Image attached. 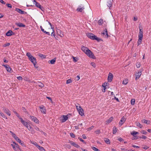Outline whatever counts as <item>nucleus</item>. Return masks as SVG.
Here are the masks:
<instances>
[{
    "mask_svg": "<svg viewBox=\"0 0 151 151\" xmlns=\"http://www.w3.org/2000/svg\"><path fill=\"white\" fill-rule=\"evenodd\" d=\"M26 55L28 57L29 59L33 63L34 65L36 64L37 62L36 58L33 57L29 52H27Z\"/></svg>",
    "mask_w": 151,
    "mask_h": 151,
    "instance_id": "1",
    "label": "nucleus"
},
{
    "mask_svg": "<svg viewBox=\"0 0 151 151\" xmlns=\"http://www.w3.org/2000/svg\"><path fill=\"white\" fill-rule=\"evenodd\" d=\"M17 114V116L19 118V119L20 120L21 123L23 124V125L27 128H28V127H29V125L30 124V122L28 120H27L26 121L24 120L22 118L19 116L18 114Z\"/></svg>",
    "mask_w": 151,
    "mask_h": 151,
    "instance_id": "2",
    "label": "nucleus"
},
{
    "mask_svg": "<svg viewBox=\"0 0 151 151\" xmlns=\"http://www.w3.org/2000/svg\"><path fill=\"white\" fill-rule=\"evenodd\" d=\"M88 37L93 40H96L98 41H99L100 39L97 37L96 36L94 35L92 33H89L87 34Z\"/></svg>",
    "mask_w": 151,
    "mask_h": 151,
    "instance_id": "3",
    "label": "nucleus"
},
{
    "mask_svg": "<svg viewBox=\"0 0 151 151\" xmlns=\"http://www.w3.org/2000/svg\"><path fill=\"white\" fill-rule=\"evenodd\" d=\"M11 145L15 151H17V149L18 148L21 150V149L19 147V146L15 142H13V144H12Z\"/></svg>",
    "mask_w": 151,
    "mask_h": 151,
    "instance_id": "4",
    "label": "nucleus"
},
{
    "mask_svg": "<svg viewBox=\"0 0 151 151\" xmlns=\"http://www.w3.org/2000/svg\"><path fill=\"white\" fill-rule=\"evenodd\" d=\"M86 54L88 56L91 58H92L93 59L95 58V57L94 55L90 50H88V51H87V52L86 53Z\"/></svg>",
    "mask_w": 151,
    "mask_h": 151,
    "instance_id": "5",
    "label": "nucleus"
},
{
    "mask_svg": "<svg viewBox=\"0 0 151 151\" xmlns=\"http://www.w3.org/2000/svg\"><path fill=\"white\" fill-rule=\"evenodd\" d=\"M68 115H63L60 117V121L62 122H65L68 119Z\"/></svg>",
    "mask_w": 151,
    "mask_h": 151,
    "instance_id": "6",
    "label": "nucleus"
},
{
    "mask_svg": "<svg viewBox=\"0 0 151 151\" xmlns=\"http://www.w3.org/2000/svg\"><path fill=\"white\" fill-rule=\"evenodd\" d=\"M76 108L79 113H83V109L81 108L80 105L77 104L76 105Z\"/></svg>",
    "mask_w": 151,
    "mask_h": 151,
    "instance_id": "7",
    "label": "nucleus"
},
{
    "mask_svg": "<svg viewBox=\"0 0 151 151\" xmlns=\"http://www.w3.org/2000/svg\"><path fill=\"white\" fill-rule=\"evenodd\" d=\"M11 133L12 137L14 139L18 142H20L21 141L20 139L17 136H16V135L12 132L11 131H9Z\"/></svg>",
    "mask_w": 151,
    "mask_h": 151,
    "instance_id": "8",
    "label": "nucleus"
},
{
    "mask_svg": "<svg viewBox=\"0 0 151 151\" xmlns=\"http://www.w3.org/2000/svg\"><path fill=\"white\" fill-rule=\"evenodd\" d=\"M85 9L84 5L83 4H81L78 6L76 9L77 11L80 12H82Z\"/></svg>",
    "mask_w": 151,
    "mask_h": 151,
    "instance_id": "9",
    "label": "nucleus"
},
{
    "mask_svg": "<svg viewBox=\"0 0 151 151\" xmlns=\"http://www.w3.org/2000/svg\"><path fill=\"white\" fill-rule=\"evenodd\" d=\"M29 118L35 122L37 124L39 123V121L35 117L32 116H29Z\"/></svg>",
    "mask_w": 151,
    "mask_h": 151,
    "instance_id": "10",
    "label": "nucleus"
},
{
    "mask_svg": "<svg viewBox=\"0 0 151 151\" xmlns=\"http://www.w3.org/2000/svg\"><path fill=\"white\" fill-rule=\"evenodd\" d=\"M34 1L35 2V5L37 7L39 8L42 11H43L44 9L43 7L39 3L36 1L35 0H34Z\"/></svg>",
    "mask_w": 151,
    "mask_h": 151,
    "instance_id": "11",
    "label": "nucleus"
},
{
    "mask_svg": "<svg viewBox=\"0 0 151 151\" xmlns=\"http://www.w3.org/2000/svg\"><path fill=\"white\" fill-rule=\"evenodd\" d=\"M113 77V74L110 73H109L108 77V82H111L112 80Z\"/></svg>",
    "mask_w": 151,
    "mask_h": 151,
    "instance_id": "12",
    "label": "nucleus"
},
{
    "mask_svg": "<svg viewBox=\"0 0 151 151\" xmlns=\"http://www.w3.org/2000/svg\"><path fill=\"white\" fill-rule=\"evenodd\" d=\"M126 120V118L124 116L122 117L119 121V125L121 126L124 123Z\"/></svg>",
    "mask_w": 151,
    "mask_h": 151,
    "instance_id": "13",
    "label": "nucleus"
},
{
    "mask_svg": "<svg viewBox=\"0 0 151 151\" xmlns=\"http://www.w3.org/2000/svg\"><path fill=\"white\" fill-rule=\"evenodd\" d=\"M141 74V71H138L137 73H136L135 75L136 76L135 79L136 80L140 78Z\"/></svg>",
    "mask_w": 151,
    "mask_h": 151,
    "instance_id": "14",
    "label": "nucleus"
},
{
    "mask_svg": "<svg viewBox=\"0 0 151 151\" xmlns=\"http://www.w3.org/2000/svg\"><path fill=\"white\" fill-rule=\"evenodd\" d=\"M57 32L58 34L61 37H64L63 34L60 30L59 29H57Z\"/></svg>",
    "mask_w": 151,
    "mask_h": 151,
    "instance_id": "15",
    "label": "nucleus"
},
{
    "mask_svg": "<svg viewBox=\"0 0 151 151\" xmlns=\"http://www.w3.org/2000/svg\"><path fill=\"white\" fill-rule=\"evenodd\" d=\"M81 50L86 54V53L87 52L88 50V49L86 47H84L83 46H82L81 47Z\"/></svg>",
    "mask_w": 151,
    "mask_h": 151,
    "instance_id": "16",
    "label": "nucleus"
},
{
    "mask_svg": "<svg viewBox=\"0 0 151 151\" xmlns=\"http://www.w3.org/2000/svg\"><path fill=\"white\" fill-rule=\"evenodd\" d=\"M27 128L29 131H30L32 134H33L35 133V132L33 130V128L29 125V127H28Z\"/></svg>",
    "mask_w": 151,
    "mask_h": 151,
    "instance_id": "17",
    "label": "nucleus"
},
{
    "mask_svg": "<svg viewBox=\"0 0 151 151\" xmlns=\"http://www.w3.org/2000/svg\"><path fill=\"white\" fill-rule=\"evenodd\" d=\"M70 144L73 145V146H74L75 147L77 148H79L80 147V146L78 145L77 144L75 143L74 142H73L72 141L70 142Z\"/></svg>",
    "mask_w": 151,
    "mask_h": 151,
    "instance_id": "18",
    "label": "nucleus"
},
{
    "mask_svg": "<svg viewBox=\"0 0 151 151\" xmlns=\"http://www.w3.org/2000/svg\"><path fill=\"white\" fill-rule=\"evenodd\" d=\"M40 110L42 113H45V109L44 108L43 106H42L40 107Z\"/></svg>",
    "mask_w": 151,
    "mask_h": 151,
    "instance_id": "19",
    "label": "nucleus"
},
{
    "mask_svg": "<svg viewBox=\"0 0 151 151\" xmlns=\"http://www.w3.org/2000/svg\"><path fill=\"white\" fill-rule=\"evenodd\" d=\"M15 10L21 14H23L25 12L24 11H23L17 8Z\"/></svg>",
    "mask_w": 151,
    "mask_h": 151,
    "instance_id": "20",
    "label": "nucleus"
},
{
    "mask_svg": "<svg viewBox=\"0 0 151 151\" xmlns=\"http://www.w3.org/2000/svg\"><path fill=\"white\" fill-rule=\"evenodd\" d=\"M104 32H103L102 34L103 35H106V37L108 38L109 37V35H108L107 33V30L106 29H105L104 30Z\"/></svg>",
    "mask_w": 151,
    "mask_h": 151,
    "instance_id": "21",
    "label": "nucleus"
},
{
    "mask_svg": "<svg viewBox=\"0 0 151 151\" xmlns=\"http://www.w3.org/2000/svg\"><path fill=\"white\" fill-rule=\"evenodd\" d=\"M134 137H136V135L137 134H139V132H136L135 131H134L131 132L130 133Z\"/></svg>",
    "mask_w": 151,
    "mask_h": 151,
    "instance_id": "22",
    "label": "nucleus"
},
{
    "mask_svg": "<svg viewBox=\"0 0 151 151\" xmlns=\"http://www.w3.org/2000/svg\"><path fill=\"white\" fill-rule=\"evenodd\" d=\"M16 24L19 27H25V25L24 24H23L22 23H16Z\"/></svg>",
    "mask_w": 151,
    "mask_h": 151,
    "instance_id": "23",
    "label": "nucleus"
},
{
    "mask_svg": "<svg viewBox=\"0 0 151 151\" xmlns=\"http://www.w3.org/2000/svg\"><path fill=\"white\" fill-rule=\"evenodd\" d=\"M113 117H111L109 119L107 120L106 122V124H108L110 123L113 120Z\"/></svg>",
    "mask_w": 151,
    "mask_h": 151,
    "instance_id": "24",
    "label": "nucleus"
},
{
    "mask_svg": "<svg viewBox=\"0 0 151 151\" xmlns=\"http://www.w3.org/2000/svg\"><path fill=\"white\" fill-rule=\"evenodd\" d=\"M36 84H37L39 87L42 88L44 86V85L42 83L38 81L36 83Z\"/></svg>",
    "mask_w": 151,
    "mask_h": 151,
    "instance_id": "25",
    "label": "nucleus"
},
{
    "mask_svg": "<svg viewBox=\"0 0 151 151\" xmlns=\"http://www.w3.org/2000/svg\"><path fill=\"white\" fill-rule=\"evenodd\" d=\"M13 33L12 31L10 30L6 33V35L8 36H10L12 35Z\"/></svg>",
    "mask_w": 151,
    "mask_h": 151,
    "instance_id": "26",
    "label": "nucleus"
},
{
    "mask_svg": "<svg viewBox=\"0 0 151 151\" xmlns=\"http://www.w3.org/2000/svg\"><path fill=\"white\" fill-rule=\"evenodd\" d=\"M104 142L107 144H110V140L107 138H104Z\"/></svg>",
    "mask_w": 151,
    "mask_h": 151,
    "instance_id": "27",
    "label": "nucleus"
},
{
    "mask_svg": "<svg viewBox=\"0 0 151 151\" xmlns=\"http://www.w3.org/2000/svg\"><path fill=\"white\" fill-rule=\"evenodd\" d=\"M136 125L137 127H139L140 128H142L143 127L142 125V124H141L139 122H136Z\"/></svg>",
    "mask_w": 151,
    "mask_h": 151,
    "instance_id": "28",
    "label": "nucleus"
},
{
    "mask_svg": "<svg viewBox=\"0 0 151 151\" xmlns=\"http://www.w3.org/2000/svg\"><path fill=\"white\" fill-rule=\"evenodd\" d=\"M142 123H145L146 124H149L150 121H148L144 119H143L142 120Z\"/></svg>",
    "mask_w": 151,
    "mask_h": 151,
    "instance_id": "29",
    "label": "nucleus"
},
{
    "mask_svg": "<svg viewBox=\"0 0 151 151\" xmlns=\"http://www.w3.org/2000/svg\"><path fill=\"white\" fill-rule=\"evenodd\" d=\"M117 131L116 128L115 127H114L113 128V133L115 134L116 133Z\"/></svg>",
    "mask_w": 151,
    "mask_h": 151,
    "instance_id": "30",
    "label": "nucleus"
},
{
    "mask_svg": "<svg viewBox=\"0 0 151 151\" xmlns=\"http://www.w3.org/2000/svg\"><path fill=\"white\" fill-rule=\"evenodd\" d=\"M37 148L41 151H45V149L43 147L40 146L39 145L38 147Z\"/></svg>",
    "mask_w": 151,
    "mask_h": 151,
    "instance_id": "31",
    "label": "nucleus"
},
{
    "mask_svg": "<svg viewBox=\"0 0 151 151\" xmlns=\"http://www.w3.org/2000/svg\"><path fill=\"white\" fill-rule=\"evenodd\" d=\"M107 6L109 7H110L112 6L111 2V0H109L108 2Z\"/></svg>",
    "mask_w": 151,
    "mask_h": 151,
    "instance_id": "32",
    "label": "nucleus"
},
{
    "mask_svg": "<svg viewBox=\"0 0 151 151\" xmlns=\"http://www.w3.org/2000/svg\"><path fill=\"white\" fill-rule=\"evenodd\" d=\"M30 142L31 144L34 145H35L37 148L39 146V145H38V144L35 142L31 141Z\"/></svg>",
    "mask_w": 151,
    "mask_h": 151,
    "instance_id": "33",
    "label": "nucleus"
},
{
    "mask_svg": "<svg viewBox=\"0 0 151 151\" xmlns=\"http://www.w3.org/2000/svg\"><path fill=\"white\" fill-rule=\"evenodd\" d=\"M128 82V79H125L123 81L122 83L124 85H126Z\"/></svg>",
    "mask_w": 151,
    "mask_h": 151,
    "instance_id": "34",
    "label": "nucleus"
},
{
    "mask_svg": "<svg viewBox=\"0 0 151 151\" xmlns=\"http://www.w3.org/2000/svg\"><path fill=\"white\" fill-rule=\"evenodd\" d=\"M98 23L99 25H101L103 23V19H100L98 22Z\"/></svg>",
    "mask_w": 151,
    "mask_h": 151,
    "instance_id": "35",
    "label": "nucleus"
},
{
    "mask_svg": "<svg viewBox=\"0 0 151 151\" xmlns=\"http://www.w3.org/2000/svg\"><path fill=\"white\" fill-rule=\"evenodd\" d=\"M56 59L55 58H54L53 59L51 60L50 61V63L52 64H54L55 62Z\"/></svg>",
    "mask_w": 151,
    "mask_h": 151,
    "instance_id": "36",
    "label": "nucleus"
},
{
    "mask_svg": "<svg viewBox=\"0 0 151 151\" xmlns=\"http://www.w3.org/2000/svg\"><path fill=\"white\" fill-rule=\"evenodd\" d=\"M6 70L8 72L11 73L12 69L9 65L7 68H6Z\"/></svg>",
    "mask_w": 151,
    "mask_h": 151,
    "instance_id": "37",
    "label": "nucleus"
},
{
    "mask_svg": "<svg viewBox=\"0 0 151 151\" xmlns=\"http://www.w3.org/2000/svg\"><path fill=\"white\" fill-rule=\"evenodd\" d=\"M3 110H4V112L6 113H9L10 112L9 109H4Z\"/></svg>",
    "mask_w": 151,
    "mask_h": 151,
    "instance_id": "38",
    "label": "nucleus"
},
{
    "mask_svg": "<svg viewBox=\"0 0 151 151\" xmlns=\"http://www.w3.org/2000/svg\"><path fill=\"white\" fill-rule=\"evenodd\" d=\"M143 37V34H139L138 35V38L139 39H141L142 40V37Z\"/></svg>",
    "mask_w": 151,
    "mask_h": 151,
    "instance_id": "39",
    "label": "nucleus"
},
{
    "mask_svg": "<svg viewBox=\"0 0 151 151\" xmlns=\"http://www.w3.org/2000/svg\"><path fill=\"white\" fill-rule=\"evenodd\" d=\"M135 102V100L134 99H132L131 101V104L132 105H134V104Z\"/></svg>",
    "mask_w": 151,
    "mask_h": 151,
    "instance_id": "40",
    "label": "nucleus"
},
{
    "mask_svg": "<svg viewBox=\"0 0 151 151\" xmlns=\"http://www.w3.org/2000/svg\"><path fill=\"white\" fill-rule=\"evenodd\" d=\"M27 81H28V82H29V83H36L35 82V81L34 80H33V81H31L30 80H26Z\"/></svg>",
    "mask_w": 151,
    "mask_h": 151,
    "instance_id": "41",
    "label": "nucleus"
},
{
    "mask_svg": "<svg viewBox=\"0 0 151 151\" xmlns=\"http://www.w3.org/2000/svg\"><path fill=\"white\" fill-rule=\"evenodd\" d=\"M72 82V81L70 79H69L67 80L66 83L67 84L70 83Z\"/></svg>",
    "mask_w": 151,
    "mask_h": 151,
    "instance_id": "42",
    "label": "nucleus"
},
{
    "mask_svg": "<svg viewBox=\"0 0 151 151\" xmlns=\"http://www.w3.org/2000/svg\"><path fill=\"white\" fill-rule=\"evenodd\" d=\"M94 128V126H91V127L88 128L87 129V131H89L91 130V129H93Z\"/></svg>",
    "mask_w": 151,
    "mask_h": 151,
    "instance_id": "43",
    "label": "nucleus"
},
{
    "mask_svg": "<svg viewBox=\"0 0 151 151\" xmlns=\"http://www.w3.org/2000/svg\"><path fill=\"white\" fill-rule=\"evenodd\" d=\"M142 40L138 39V41L137 42V45L138 46L139 45L141 44V43L142 41Z\"/></svg>",
    "mask_w": 151,
    "mask_h": 151,
    "instance_id": "44",
    "label": "nucleus"
},
{
    "mask_svg": "<svg viewBox=\"0 0 151 151\" xmlns=\"http://www.w3.org/2000/svg\"><path fill=\"white\" fill-rule=\"evenodd\" d=\"M140 132L142 134H146L147 133V132L145 131L144 130L141 131Z\"/></svg>",
    "mask_w": 151,
    "mask_h": 151,
    "instance_id": "45",
    "label": "nucleus"
},
{
    "mask_svg": "<svg viewBox=\"0 0 151 151\" xmlns=\"http://www.w3.org/2000/svg\"><path fill=\"white\" fill-rule=\"evenodd\" d=\"M136 66L137 68H139L140 66V64L139 62H137L136 64Z\"/></svg>",
    "mask_w": 151,
    "mask_h": 151,
    "instance_id": "46",
    "label": "nucleus"
},
{
    "mask_svg": "<svg viewBox=\"0 0 151 151\" xmlns=\"http://www.w3.org/2000/svg\"><path fill=\"white\" fill-rule=\"evenodd\" d=\"M92 149L93 150H95V151H100V150L99 149H98L97 148H96V147H92Z\"/></svg>",
    "mask_w": 151,
    "mask_h": 151,
    "instance_id": "47",
    "label": "nucleus"
},
{
    "mask_svg": "<svg viewBox=\"0 0 151 151\" xmlns=\"http://www.w3.org/2000/svg\"><path fill=\"white\" fill-rule=\"evenodd\" d=\"M39 56L42 58H45V56L44 55L42 54H40Z\"/></svg>",
    "mask_w": 151,
    "mask_h": 151,
    "instance_id": "48",
    "label": "nucleus"
},
{
    "mask_svg": "<svg viewBox=\"0 0 151 151\" xmlns=\"http://www.w3.org/2000/svg\"><path fill=\"white\" fill-rule=\"evenodd\" d=\"M19 144L22 146L25 147V145L23 142H22L21 141L20 142H19Z\"/></svg>",
    "mask_w": 151,
    "mask_h": 151,
    "instance_id": "49",
    "label": "nucleus"
},
{
    "mask_svg": "<svg viewBox=\"0 0 151 151\" xmlns=\"http://www.w3.org/2000/svg\"><path fill=\"white\" fill-rule=\"evenodd\" d=\"M95 132L96 134H99L100 133V131L99 130H98L95 131Z\"/></svg>",
    "mask_w": 151,
    "mask_h": 151,
    "instance_id": "50",
    "label": "nucleus"
},
{
    "mask_svg": "<svg viewBox=\"0 0 151 151\" xmlns=\"http://www.w3.org/2000/svg\"><path fill=\"white\" fill-rule=\"evenodd\" d=\"M10 45V43H7L4 45V47H6L9 46Z\"/></svg>",
    "mask_w": 151,
    "mask_h": 151,
    "instance_id": "51",
    "label": "nucleus"
},
{
    "mask_svg": "<svg viewBox=\"0 0 151 151\" xmlns=\"http://www.w3.org/2000/svg\"><path fill=\"white\" fill-rule=\"evenodd\" d=\"M139 138H141V139H146L147 137L146 136H145L142 135L141 137L140 136L139 137Z\"/></svg>",
    "mask_w": 151,
    "mask_h": 151,
    "instance_id": "52",
    "label": "nucleus"
},
{
    "mask_svg": "<svg viewBox=\"0 0 151 151\" xmlns=\"http://www.w3.org/2000/svg\"><path fill=\"white\" fill-rule=\"evenodd\" d=\"M78 139H79L81 141V142H83V143H85V144H86V142H85V141H84V140H83V139L81 138H80V137H79L78 138Z\"/></svg>",
    "mask_w": 151,
    "mask_h": 151,
    "instance_id": "53",
    "label": "nucleus"
},
{
    "mask_svg": "<svg viewBox=\"0 0 151 151\" xmlns=\"http://www.w3.org/2000/svg\"><path fill=\"white\" fill-rule=\"evenodd\" d=\"M91 64L92 66L93 67H96V64H95L93 62H91Z\"/></svg>",
    "mask_w": 151,
    "mask_h": 151,
    "instance_id": "54",
    "label": "nucleus"
},
{
    "mask_svg": "<svg viewBox=\"0 0 151 151\" xmlns=\"http://www.w3.org/2000/svg\"><path fill=\"white\" fill-rule=\"evenodd\" d=\"M17 78L18 80H19V81H21L22 80V78L21 76H19L18 77H17Z\"/></svg>",
    "mask_w": 151,
    "mask_h": 151,
    "instance_id": "55",
    "label": "nucleus"
},
{
    "mask_svg": "<svg viewBox=\"0 0 151 151\" xmlns=\"http://www.w3.org/2000/svg\"><path fill=\"white\" fill-rule=\"evenodd\" d=\"M6 5L8 7L10 8H11L12 7V5L10 4H6Z\"/></svg>",
    "mask_w": 151,
    "mask_h": 151,
    "instance_id": "56",
    "label": "nucleus"
},
{
    "mask_svg": "<svg viewBox=\"0 0 151 151\" xmlns=\"http://www.w3.org/2000/svg\"><path fill=\"white\" fill-rule=\"evenodd\" d=\"M70 135L72 138H74L75 137V135L73 133H70Z\"/></svg>",
    "mask_w": 151,
    "mask_h": 151,
    "instance_id": "57",
    "label": "nucleus"
},
{
    "mask_svg": "<svg viewBox=\"0 0 151 151\" xmlns=\"http://www.w3.org/2000/svg\"><path fill=\"white\" fill-rule=\"evenodd\" d=\"M0 115L3 118H4L6 119H7V118L6 117L5 114H0Z\"/></svg>",
    "mask_w": 151,
    "mask_h": 151,
    "instance_id": "58",
    "label": "nucleus"
},
{
    "mask_svg": "<svg viewBox=\"0 0 151 151\" xmlns=\"http://www.w3.org/2000/svg\"><path fill=\"white\" fill-rule=\"evenodd\" d=\"M149 147L145 145V146L142 147V148L146 150Z\"/></svg>",
    "mask_w": 151,
    "mask_h": 151,
    "instance_id": "59",
    "label": "nucleus"
},
{
    "mask_svg": "<svg viewBox=\"0 0 151 151\" xmlns=\"http://www.w3.org/2000/svg\"><path fill=\"white\" fill-rule=\"evenodd\" d=\"M40 28L41 30L44 33H45V31L44 29H43V28L41 26H40Z\"/></svg>",
    "mask_w": 151,
    "mask_h": 151,
    "instance_id": "60",
    "label": "nucleus"
},
{
    "mask_svg": "<svg viewBox=\"0 0 151 151\" xmlns=\"http://www.w3.org/2000/svg\"><path fill=\"white\" fill-rule=\"evenodd\" d=\"M82 138L84 139H86L87 137H86V135L85 134H83L82 135Z\"/></svg>",
    "mask_w": 151,
    "mask_h": 151,
    "instance_id": "61",
    "label": "nucleus"
},
{
    "mask_svg": "<svg viewBox=\"0 0 151 151\" xmlns=\"http://www.w3.org/2000/svg\"><path fill=\"white\" fill-rule=\"evenodd\" d=\"M107 83H104V84L102 85V86H103V87H106V86H107Z\"/></svg>",
    "mask_w": 151,
    "mask_h": 151,
    "instance_id": "62",
    "label": "nucleus"
},
{
    "mask_svg": "<svg viewBox=\"0 0 151 151\" xmlns=\"http://www.w3.org/2000/svg\"><path fill=\"white\" fill-rule=\"evenodd\" d=\"M0 2L4 4H6L5 2L3 0H0Z\"/></svg>",
    "mask_w": 151,
    "mask_h": 151,
    "instance_id": "63",
    "label": "nucleus"
},
{
    "mask_svg": "<svg viewBox=\"0 0 151 151\" xmlns=\"http://www.w3.org/2000/svg\"><path fill=\"white\" fill-rule=\"evenodd\" d=\"M121 151H127V150L125 148H121Z\"/></svg>",
    "mask_w": 151,
    "mask_h": 151,
    "instance_id": "64",
    "label": "nucleus"
}]
</instances>
